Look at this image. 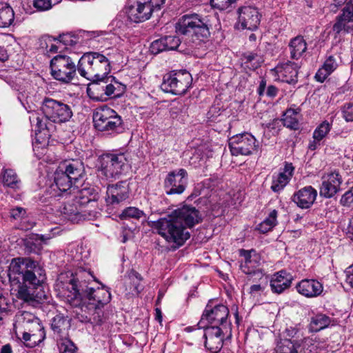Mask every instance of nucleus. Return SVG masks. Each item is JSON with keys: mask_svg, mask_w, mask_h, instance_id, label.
I'll return each mask as SVG.
<instances>
[{"mask_svg": "<svg viewBox=\"0 0 353 353\" xmlns=\"http://www.w3.org/2000/svg\"><path fill=\"white\" fill-rule=\"evenodd\" d=\"M74 186L73 181L60 167L54 172V183L49 189L51 196H65L74 194L70 203L63 208V213L72 222L92 220L98 213L95 210L85 209L87 206L95 208L99 198V188L95 186L85 187L81 190Z\"/></svg>", "mask_w": 353, "mask_h": 353, "instance_id": "nucleus-1", "label": "nucleus"}, {"mask_svg": "<svg viewBox=\"0 0 353 353\" xmlns=\"http://www.w3.org/2000/svg\"><path fill=\"white\" fill-rule=\"evenodd\" d=\"M41 108L46 118L53 123L66 122L72 116L68 105L50 97L43 99Z\"/></svg>", "mask_w": 353, "mask_h": 353, "instance_id": "nucleus-12", "label": "nucleus"}, {"mask_svg": "<svg viewBox=\"0 0 353 353\" xmlns=\"http://www.w3.org/2000/svg\"><path fill=\"white\" fill-rule=\"evenodd\" d=\"M261 59L259 56L253 52L243 54L244 65L250 70H254L258 68L261 64Z\"/></svg>", "mask_w": 353, "mask_h": 353, "instance_id": "nucleus-39", "label": "nucleus"}, {"mask_svg": "<svg viewBox=\"0 0 353 353\" xmlns=\"http://www.w3.org/2000/svg\"><path fill=\"white\" fill-rule=\"evenodd\" d=\"M129 195V183L126 181H121L116 184L108 185L105 197L107 206L114 208L128 199Z\"/></svg>", "mask_w": 353, "mask_h": 353, "instance_id": "nucleus-18", "label": "nucleus"}, {"mask_svg": "<svg viewBox=\"0 0 353 353\" xmlns=\"http://www.w3.org/2000/svg\"><path fill=\"white\" fill-rule=\"evenodd\" d=\"M204 328L205 347L212 353L219 352L223 345V331L218 325L200 326Z\"/></svg>", "mask_w": 353, "mask_h": 353, "instance_id": "nucleus-20", "label": "nucleus"}, {"mask_svg": "<svg viewBox=\"0 0 353 353\" xmlns=\"http://www.w3.org/2000/svg\"><path fill=\"white\" fill-rule=\"evenodd\" d=\"M111 299L110 293L105 290L97 288L92 292V295L88 297L90 304L94 305L95 308H99L101 306L108 303Z\"/></svg>", "mask_w": 353, "mask_h": 353, "instance_id": "nucleus-37", "label": "nucleus"}, {"mask_svg": "<svg viewBox=\"0 0 353 353\" xmlns=\"http://www.w3.org/2000/svg\"><path fill=\"white\" fill-rule=\"evenodd\" d=\"M266 88V81L265 80L263 79L261 81L259 86L258 88V94L261 96L263 94Z\"/></svg>", "mask_w": 353, "mask_h": 353, "instance_id": "nucleus-62", "label": "nucleus"}, {"mask_svg": "<svg viewBox=\"0 0 353 353\" xmlns=\"http://www.w3.org/2000/svg\"><path fill=\"white\" fill-rule=\"evenodd\" d=\"M188 172L181 168L169 172L164 180V190L168 195L181 194L187 186Z\"/></svg>", "mask_w": 353, "mask_h": 353, "instance_id": "nucleus-17", "label": "nucleus"}, {"mask_svg": "<svg viewBox=\"0 0 353 353\" xmlns=\"http://www.w3.org/2000/svg\"><path fill=\"white\" fill-rule=\"evenodd\" d=\"M163 39L165 43L167 51L176 50L181 43L180 39L175 35L163 37Z\"/></svg>", "mask_w": 353, "mask_h": 353, "instance_id": "nucleus-42", "label": "nucleus"}, {"mask_svg": "<svg viewBox=\"0 0 353 353\" xmlns=\"http://www.w3.org/2000/svg\"><path fill=\"white\" fill-rule=\"evenodd\" d=\"M320 145H321V141L314 139L313 141H311L309 143L308 149L312 151L315 150L320 146Z\"/></svg>", "mask_w": 353, "mask_h": 353, "instance_id": "nucleus-59", "label": "nucleus"}, {"mask_svg": "<svg viewBox=\"0 0 353 353\" xmlns=\"http://www.w3.org/2000/svg\"><path fill=\"white\" fill-rule=\"evenodd\" d=\"M301 109L299 108H290L284 112L283 123L284 126L291 130H298L299 128V117Z\"/></svg>", "mask_w": 353, "mask_h": 353, "instance_id": "nucleus-33", "label": "nucleus"}, {"mask_svg": "<svg viewBox=\"0 0 353 353\" xmlns=\"http://www.w3.org/2000/svg\"><path fill=\"white\" fill-rule=\"evenodd\" d=\"M238 22L243 29L255 30L261 21V14L256 8L245 6L237 10Z\"/></svg>", "mask_w": 353, "mask_h": 353, "instance_id": "nucleus-21", "label": "nucleus"}, {"mask_svg": "<svg viewBox=\"0 0 353 353\" xmlns=\"http://www.w3.org/2000/svg\"><path fill=\"white\" fill-rule=\"evenodd\" d=\"M321 181L319 189V194L321 197L332 198L341 190L343 179L338 172L323 174Z\"/></svg>", "mask_w": 353, "mask_h": 353, "instance_id": "nucleus-19", "label": "nucleus"}, {"mask_svg": "<svg viewBox=\"0 0 353 353\" xmlns=\"http://www.w3.org/2000/svg\"><path fill=\"white\" fill-rule=\"evenodd\" d=\"M331 130V124L327 121L321 123L314 131L313 139L323 140Z\"/></svg>", "mask_w": 353, "mask_h": 353, "instance_id": "nucleus-40", "label": "nucleus"}, {"mask_svg": "<svg viewBox=\"0 0 353 353\" xmlns=\"http://www.w3.org/2000/svg\"><path fill=\"white\" fill-rule=\"evenodd\" d=\"M0 353H12L11 346L9 344L3 345Z\"/></svg>", "mask_w": 353, "mask_h": 353, "instance_id": "nucleus-64", "label": "nucleus"}, {"mask_svg": "<svg viewBox=\"0 0 353 353\" xmlns=\"http://www.w3.org/2000/svg\"><path fill=\"white\" fill-rule=\"evenodd\" d=\"M150 50L154 54H157L163 51H167L163 37L154 41L150 45Z\"/></svg>", "mask_w": 353, "mask_h": 353, "instance_id": "nucleus-43", "label": "nucleus"}, {"mask_svg": "<svg viewBox=\"0 0 353 353\" xmlns=\"http://www.w3.org/2000/svg\"><path fill=\"white\" fill-rule=\"evenodd\" d=\"M240 255L245 258L244 263H242L240 268L243 273L248 275V281H256L263 279L264 274L260 265V256L254 250H239Z\"/></svg>", "mask_w": 353, "mask_h": 353, "instance_id": "nucleus-13", "label": "nucleus"}, {"mask_svg": "<svg viewBox=\"0 0 353 353\" xmlns=\"http://www.w3.org/2000/svg\"><path fill=\"white\" fill-rule=\"evenodd\" d=\"M8 276L19 299L28 303L48 299L43 289L45 270L36 261L30 258L13 259L8 266Z\"/></svg>", "mask_w": 353, "mask_h": 353, "instance_id": "nucleus-2", "label": "nucleus"}, {"mask_svg": "<svg viewBox=\"0 0 353 353\" xmlns=\"http://www.w3.org/2000/svg\"><path fill=\"white\" fill-rule=\"evenodd\" d=\"M128 19L134 23H140L149 19L152 16V10L143 0H139L135 5L127 9Z\"/></svg>", "mask_w": 353, "mask_h": 353, "instance_id": "nucleus-25", "label": "nucleus"}, {"mask_svg": "<svg viewBox=\"0 0 353 353\" xmlns=\"http://www.w3.org/2000/svg\"><path fill=\"white\" fill-rule=\"evenodd\" d=\"M317 196V191L311 185L305 186L294 193L292 201L302 209L310 208Z\"/></svg>", "mask_w": 353, "mask_h": 353, "instance_id": "nucleus-24", "label": "nucleus"}, {"mask_svg": "<svg viewBox=\"0 0 353 353\" xmlns=\"http://www.w3.org/2000/svg\"><path fill=\"white\" fill-rule=\"evenodd\" d=\"M146 1L148 6L152 10V13L154 11L159 10L163 4H164L165 0H143Z\"/></svg>", "mask_w": 353, "mask_h": 353, "instance_id": "nucleus-50", "label": "nucleus"}, {"mask_svg": "<svg viewBox=\"0 0 353 353\" xmlns=\"http://www.w3.org/2000/svg\"><path fill=\"white\" fill-rule=\"evenodd\" d=\"M0 307L3 310H8V304L6 298H5L0 292Z\"/></svg>", "mask_w": 353, "mask_h": 353, "instance_id": "nucleus-63", "label": "nucleus"}, {"mask_svg": "<svg viewBox=\"0 0 353 353\" xmlns=\"http://www.w3.org/2000/svg\"><path fill=\"white\" fill-rule=\"evenodd\" d=\"M192 81L191 74L186 70L172 71L163 76L161 90L174 95L184 94Z\"/></svg>", "mask_w": 353, "mask_h": 353, "instance_id": "nucleus-9", "label": "nucleus"}, {"mask_svg": "<svg viewBox=\"0 0 353 353\" xmlns=\"http://www.w3.org/2000/svg\"><path fill=\"white\" fill-rule=\"evenodd\" d=\"M34 336V335H31L30 334L28 333V332H23V336H22V339H23V343H25V345L27 346V347H33L34 346L36 345L37 344V342L36 341H32V337Z\"/></svg>", "mask_w": 353, "mask_h": 353, "instance_id": "nucleus-54", "label": "nucleus"}, {"mask_svg": "<svg viewBox=\"0 0 353 353\" xmlns=\"http://www.w3.org/2000/svg\"><path fill=\"white\" fill-rule=\"evenodd\" d=\"M130 279L133 283L132 291L139 294L143 290V286L140 284L142 280L141 274L136 271H132L130 274Z\"/></svg>", "mask_w": 353, "mask_h": 353, "instance_id": "nucleus-44", "label": "nucleus"}, {"mask_svg": "<svg viewBox=\"0 0 353 353\" xmlns=\"http://www.w3.org/2000/svg\"><path fill=\"white\" fill-rule=\"evenodd\" d=\"M238 0H210L211 6L220 10H224L229 8V6L236 2Z\"/></svg>", "mask_w": 353, "mask_h": 353, "instance_id": "nucleus-45", "label": "nucleus"}, {"mask_svg": "<svg viewBox=\"0 0 353 353\" xmlns=\"http://www.w3.org/2000/svg\"><path fill=\"white\" fill-rule=\"evenodd\" d=\"M346 283L351 287H353V263L349 266L345 270Z\"/></svg>", "mask_w": 353, "mask_h": 353, "instance_id": "nucleus-55", "label": "nucleus"}, {"mask_svg": "<svg viewBox=\"0 0 353 353\" xmlns=\"http://www.w3.org/2000/svg\"><path fill=\"white\" fill-rule=\"evenodd\" d=\"M70 326V320L61 314L56 315L52 320L51 328L59 341L68 338Z\"/></svg>", "mask_w": 353, "mask_h": 353, "instance_id": "nucleus-29", "label": "nucleus"}, {"mask_svg": "<svg viewBox=\"0 0 353 353\" xmlns=\"http://www.w3.org/2000/svg\"><path fill=\"white\" fill-rule=\"evenodd\" d=\"M92 276L89 272L80 270L71 274L70 278L63 280V274L59 277L61 292L72 307H79L83 299L92 295V287L90 286Z\"/></svg>", "mask_w": 353, "mask_h": 353, "instance_id": "nucleus-4", "label": "nucleus"}, {"mask_svg": "<svg viewBox=\"0 0 353 353\" xmlns=\"http://www.w3.org/2000/svg\"><path fill=\"white\" fill-rule=\"evenodd\" d=\"M290 57L298 60L307 50V43L301 36H297L291 39L289 43Z\"/></svg>", "mask_w": 353, "mask_h": 353, "instance_id": "nucleus-34", "label": "nucleus"}, {"mask_svg": "<svg viewBox=\"0 0 353 353\" xmlns=\"http://www.w3.org/2000/svg\"><path fill=\"white\" fill-rule=\"evenodd\" d=\"M14 23V12L12 8L4 2L0 3V28H8Z\"/></svg>", "mask_w": 353, "mask_h": 353, "instance_id": "nucleus-35", "label": "nucleus"}, {"mask_svg": "<svg viewBox=\"0 0 353 353\" xmlns=\"http://www.w3.org/2000/svg\"><path fill=\"white\" fill-rule=\"evenodd\" d=\"M52 77L64 83L70 82L75 77L77 65L67 55H57L50 61Z\"/></svg>", "mask_w": 353, "mask_h": 353, "instance_id": "nucleus-11", "label": "nucleus"}, {"mask_svg": "<svg viewBox=\"0 0 353 353\" xmlns=\"http://www.w3.org/2000/svg\"><path fill=\"white\" fill-rule=\"evenodd\" d=\"M343 117L347 122L353 121V103H345L342 109Z\"/></svg>", "mask_w": 353, "mask_h": 353, "instance_id": "nucleus-46", "label": "nucleus"}, {"mask_svg": "<svg viewBox=\"0 0 353 353\" xmlns=\"http://www.w3.org/2000/svg\"><path fill=\"white\" fill-rule=\"evenodd\" d=\"M337 63L333 56L328 57L322 65V67L324 68V70L327 71L330 74H331L337 68Z\"/></svg>", "mask_w": 353, "mask_h": 353, "instance_id": "nucleus-49", "label": "nucleus"}, {"mask_svg": "<svg viewBox=\"0 0 353 353\" xmlns=\"http://www.w3.org/2000/svg\"><path fill=\"white\" fill-rule=\"evenodd\" d=\"M33 6L37 10L45 11L52 8L51 0H33Z\"/></svg>", "mask_w": 353, "mask_h": 353, "instance_id": "nucleus-48", "label": "nucleus"}, {"mask_svg": "<svg viewBox=\"0 0 353 353\" xmlns=\"http://www.w3.org/2000/svg\"><path fill=\"white\" fill-rule=\"evenodd\" d=\"M253 135L245 132L233 136L229 139L231 154L234 156L250 155L257 151L258 145Z\"/></svg>", "mask_w": 353, "mask_h": 353, "instance_id": "nucleus-14", "label": "nucleus"}, {"mask_svg": "<svg viewBox=\"0 0 353 353\" xmlns=\"http://www.w3.org/2000/svg\"><path fill=\"white\" fill-rule=\"evenodd\" d=\"M294 172V167L292 163L285 162L284 168L276 175H273L271 190L274 192H279L290 181Z\"/></svg>", "mask_w": 353, "mask_h": 353, "instance_id": "nucleus-26", "label": "nucleus"}, {"mask_svg": "<svg viewBox=\"0 0 353 353\" xmlns=\"http://www.w3.org/2000/svg\"><path fill=\"white\" fill-rule=\"evenodd\" d=\"M333 322L327 315L322 313L316 314L311 318L309 330L313 332H319L327 328Z\"/></svg>", "mask_w": 353, "mask_h": 353, "instance_id": "nucleus-32", "label": "nucleus"}, {"mask_svg": "<svg viewBox=\"0 0 353 353\" xmlns=\"http://www.w3.org/2000/svg\"><path fill=\"white\" fill-rule=\"evenodd\" d=\"M263 290V288L261 285V284H254L251 285L250 288V293L251 294L259 293Z\"/></svg>", "mask_w": 353, "mask_h": 353, "instance_id": "nucleus-58", "label": "nucleus"}, {"mask_svg": "<svg viewBox=\"0 0 353 353\" xmlns=\"http://www.w3.org/2000/svg\"><path fill=\"white\" fill-rule=\"evenodd\" d=\"M340 203L345 207H350L353 203V186L342 195Z\"/></svg>", "mask_w": 353, "mask_h": 353, "instance_id": "nucleus-47", "label": "nucleus"}, {"mask_svg": "<svg viewBox=\"0 0 353 353\" xmlns=\"http://www.w3.org/2000/svg\"><path fill=\"white\" fill-rule=\"evenodd\" d=\"M285 332H286L287 336L294 338L296 336V334L298 333V330L294 327H290V328L286 329Z\"/></svg>", "mask_w": 353, "mask_h": 353, "instance_id": "nucleus-60", "label": "nucleus"}, {"mask_svg": "<svg viewBox=\"0 0 353 353\" xmlns=\"http://www.w3.org/2000/svg\"><path fill=\"white\" fill-rule=\"evenodd\" d=\"M99 170L110 181H113L128 171L129 165L123 153H107L101 155L98 159Z\"/></svg>", "mask_w": 353, "mask_h": 353, "instance_id": "nucleus-7", "label": "nucleus"}, {"mask_svg": "<svg viewBox=\"0 0 353 353\" xmlns=\"http://www.w3.org/2000/svg\"><path fill=\"white\" fill-rule=\"evenodd\" d=\"M59 167L73 181L74 186L79 188V183L83 180L85 175L83 161L80 159L65 161Z\"/></svg>", "mask_w": 353, "mask_h": 353, "instance_id": "nucleus-23", "label": "nucleus"}, {"mask_svg": "<svg viewBox=\"0 0 353 353\" xmlns=\"http://www.w3.org/2000/svg\"><path fill=\"white\" fill-rule=\"evenodd\" d=\"M143 211L135 207H128L124 209L119 215L121 219H140L142 217L145 218Z\"/></svg>", "mask_w": 353, "mask_h": 353, "instance_id": "nucleus-38", "label": "nucleus"}, {"mask_svg": "<svg viewBox=\"0 0 353 353\" xmlns=\"http://www.w3.org/2000/svg\"><path fill=\"white\" fill-rule=\"evenodd\" d=\"M332 30L336 34L343 30L347 33L353 31V0L348 1L343 9V13L336 17Z\"/></svg>", "mask_w": 353, "mask_h": 353, "instance_id": "nucleus-22", "label": "nucleus"}, {"mask_svg": "<svg viewBox=\"0 0 353 353\" xmlns=\"http://www.w3.org/2000/svg\"><path fill=\"white\" fill-rule=\"evenodd\" d=\"M30 122L36 121V140L39 143H46L47 139L50 137L49 129L46 123H43L42 120L34 114L30 117Z\"/></svg>", "mask_w": 353, "mask_h": 353, "instance_id": "nucleus-36", "label": "nucleus"}, {"mask_svg": "<svg viewBox=\"0 0 353 353\" xmlns=\"http://www.w3.org/2000/svg\"><path fill=\"white\" fill-rule=\"evenodd\" d=\"M276 353H316V345L310 339L303 341L284 339L276 345Z\"/></svg>", "mask_w": 353, "mask_h": 353, "instance_id": "nucleus-16", "label": "nucleus"}, {"mask_svg": "<svg viewBox=\"0 0 353 353\" xmlns=\"http://www.w3.org/2000/svg\"><path fill=\"white\" fill-rule=\"evenodd\" d=\"M90 82L88 84L87 94L88 97L95 101H106L111 97L119 96V94H114L116 88L112 81L120 85L121 83L114 80V77L111 75L97 80H89Z\"/></svg>", "mask_w": 353, "mask_h": 353, "instance_id": "nucleus-10", "label": "nucleus"}, {"mask_svg": "<svg viewBox=\"0 0 353 353\" xmlns=\"http://www.w3.org/2000/svg\"><path fill=\"white\" fill-rule=\"evenodd\" d=\"M94 128L101 132L119 134L124 131V123L121 117L113 109L103 105L93 113Z\"/></svg>", "mask_w": 353, "mask_h": 353, "instance_id": "nucleus-6", "label": "nucleus"}, {"mask_svg": "<svg viewBox=\"0 0 353 353\" xmlns=\"http://www.w3.org/2000/svg\"><path fill=\"white\" fill-rule=\"evenodd\" d=\"M61 353H77V347L69 339H65L59 341Z\"/></svg>", "mask_w": 353, "mask_h": 353, "instance_id": "nucleus-41", "label": "nucleus"}, {"mask_svg": "<svg viewBox=\"0 0 353 353\" xmlns=\"http://www.w3.org/2000/svg\"><path fill=\"white\" fill-rule=\"evenodd\" d=\"M0 177L4 187L14 191L21 190L22 181L13 169L3 168L1 172Z\"/></svg>", "mask_w": 353, "mask_h": 353, "instance_id": "nucleus-31", "label": "nucleus"}, {"mask_svg": "<svg viewBox=\"0 0 353 353\" xmlns=\"http://www.w3.org/2000/svg\"><path fill=\"white\" fill-rule=\"evenodd\" d=\"M276 216L277 211L274 210L270 213L268 217H267L263 222L268 225L271 224V228H273L276 224Z\"/></svg>", "mask_w": 353, "mask_h": 353, "instance_id": "nucleus-52", "label": "nucleus"}, {"mask_svg": "<svg viewBox=\"0 0 353 353\" xmlns=\"http://www.w3.org/2000/svg\"><path fill=\"white\" fill-rule=\"evenodd\" d=\"M272 228H271V224L268 225L267 223L264 222H261L260 224L257 226V230L260 231L261 233L265 234L270 230H271Z\"/></svg>", "mask_w": 353, "mask_h": 353, "instance_id": "nucleus-57", "label": "nucleus"}, {"mask_svg": "<svg viewBox=\"0 0 353 353\" xmlns=\"http://www.w3.org/2000/svg\"><path fill=\"white\" fill-rule=\"evenodd\" d=\"M282 77V81L289 84H295L298 81L299 66L298 63L288 61L277 68Z\"/></svg>", "mask_w": 353, "mask_h": 353, "instance_id": "nucleus-30", "label": "nucleus"}, {"mask_svg": "<svg viewBox=\"0 0 353 353\" xmlns=\"http://www.w3.org/2000/svg\"><path fill=\"white\" fill-rule=\"evenodd\" d=\"M278 93V88L272 85H270L268 87L267 91H266V95L269 97L273 98L275 97L277 95Z\"/></svg>", "mask_w": 353, "mask_h": 353, "instance_id": "nucleus-56", "label": "nucleus"}, {"mask_svg": "<svg viewBox=\"0 0 353 353\" xmlns=\"http://www.w3.org/2000/svg\"><path fill=\"white\" fill-rule=\"evenodd\" d=\"M8 59L6 50L3 47L0 46V61L4 62Z\"/></svg>", "mask_w": 353, "mask_h": 353, "instance_id": "nucleus-61", "label": "nucleus"}, {"mask_svg": "<svg viewBox=\"0 0 353 353\" xmlns=\"http://www.w3.org/2000/svg\"><path fill=\"white\" fill-rule=\"evenodd\" d=\"M10 216L14 219H21L26 214V210L21 207H17L10 210Z\"/></svg>", "mask_w": 353, "mask_h": 353, "instance_id": "nucleus-51", "label": "nucleus"}, {"mask_svg": "<svg viewBox=\"0 0 353 353\" xmlns=\"http://www.w3.org/2000/svg\"><path fill=\"white\" fill-rule=\"evenodd\" d=\"M296 288L299 294L308 298L316 297L321 295L323 290V286L319 281L307 279L299 282Z\"/></svg>", "mask_w": 353, "mask_h": 353, "instance_id": "nucleus-27", "label": "nucleus"}, {"mask_svg": "<svg viewBox=\"0 0 353 353\" xmlns=\"http://www.w3.org/2000/svg\"><path fill=\"white\" fill-rule=\"evenodd\" d=\"M229 315L228 308L223 304L217 305L212 307L208 303L203 312L201 320L198 325H202L206 321L209 324L214 325H221L222 329H226L227 319Z\"/></svg>", "mask_w": 353, "mask_h": 353, "instance_id": "nucleus-15", "label": "nucleus"}, {"mask_svg": "<svg viewBox=\"0 0 353 353\" xmlns=\"http://www.w3.org/2000/svg\"><path fill=\"white\" fill-rule=\"evenodd\" d=\"M110 71L109 59L97 52L84 53L77 63V72L87 80L102 79L108 76Z\"/></svg>", "mask_w": 353, "mask_h": 353, "instance_id": "nucleus-5", "label": "nucleus"}, {"mask_svg": "<svg viewBox=\"0 0 353 353\" xmlns=\"http://www.w3.org/2000/svg\"><path fill=\"white\" fill-rule=\"evenodd\" d=\"M330 74L321 67L315 74V79L317 81L323 83Z\"/></svg>", "mask_w": 353, "mask_h": 353, "instance_id": "nucleus-53", "label": "nucleus"}, {"mask_svg": "<svg viewBox=\"0 0 353 353\" xmlns=\"http://www.w3.org/2000/svg\"><path fill=\"white\" fill-rule=\"evenodd\" d=\"M202 221L201 212L192 205H184L152 223V227L168 243L177 248L182 246L190 239L187 230Z\"/></svg>", "mask_w": 353, "mask_h": 353, "instance_id": "nucleus-3", "label": "nucleus"}, {"mask_svg": "<svg viewBox=\"0 0 353 353\" xmlns=\"http://www.w3.org/2000/svg\"><path fill=\"white\" fill-rule=\"evenodd\" d=\"M292 280L290 273L281 270L273 275L270 281L271 290L274 293L281 294L290 287Z\"/></svg>", "mask_w": 353, "mask_h": 353, "instance_id": "nucleus-28", "label": "nucleus"}, {"mask_svg": "<svg viewBox=\"0 0 353 353\" xmlns=\"http://www.w3.org/2000/svg\"><path fill=\"white\" fill-rule=\"evenodd\" d=\"M208 20L197 14H185L177 23V32L182 34H192L201 41L207 39L210 34Z\"/></svg>", "mask_w": 353, "mask_h": 353, "instance_id": "nucleus-8", "label": "nucleus"}]
</instances>
